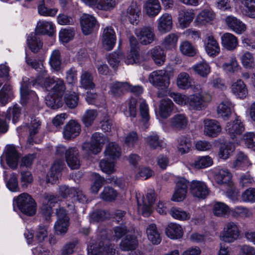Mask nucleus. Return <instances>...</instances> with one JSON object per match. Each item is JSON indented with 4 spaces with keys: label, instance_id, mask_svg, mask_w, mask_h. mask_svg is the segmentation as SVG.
<instances>
[{
    "label": "nucleus",
    "instance_id": "42",
    "mask_svg": "<svg viewBox=\"0 0 255 255\" xmlns=\"http://www.w3.org/2000/svg\"><path fill=\"white\" fill-rule=\"evenodd\" d=\"M81 87L86 90H93L95 87L92 74L87 71H83L80 76Z\"/></svg>",
    "mask_w": 255,
    "mask_h": 255
},
{
    "label": "nucleus",
    "instance_id": "5",
    "mask_svg": "<svg viewBox=\"0 0 255 255\" xmlns=\"http://www.w3.org/2000/svg\"><path fill=\"white\" fill-rule=\"evenodd\" d=\"M15 204L23 214L32 216L36 213L37 205L33 198L27 193H22L15 199Z\"/></svg>",
    "mask_w": 255,
    "mask_h": 255
},
{
    "label": "nucleus",
    "instance_id": "43",
    "mask_svg": "<svg viewBox=\"0 0 255 255\" xmlns=\"http://www.w3.org/2000/svg\"><path fill=\"white\" fill-rule=\"evenodd\" d=\"M190 138L187 136H182L177 139V149L178 152L184 154L189 152L191 147Z\"/></svg>",
    "mask_w": 255,
    "mask_h": 255
},
{
    "label": "nucleus",
    "instance_id": "44",
    "mask_svg": "<svg viewBox=\"0 0 255 255\" xmlns=\"http://www.w3.org/2000/svg\"><path fill=\"white\" fill-rule=\"evenodd\" d=\"M242 12L251 18H255V0H241Z\"/></svg>",
    "mask_w": 255,
    "mask_h": 255
},
{
    "label": "nucleus",
    "instance_id": "21",
    "mask_svg": "<svg viewBox=\"0 0 255 255\" xmlns=\"http://www.w3.org/2000/svg\"><path fill=\"white\" fill-rule=\"evenodd\" d=\"M64 166L63 159H56L53 163L47 177V181L52 184L57 183L61 176V171Z\"/></svg>",
    "mask_w": 255,
    "mask_h": 255
},
{
    "label": "nucleus",
    "instance_id": "9",
    "mask_svg": "<svg viewBox=\"0 0 255 255\" xmlns=\"http://www.w3.org/2000/svg\"><path fill=\"white\" fill-rule=\"evenodd\" d=\"M211 100L210 95L196 93L188 96L187 105L191 110L200 111L205 108L206 104Z\"/></svg>",
    "mask_w": 255,
    "mask_h": 255
},
{
    "label": "nucleus",
    "instance_id": "56",
    "mask_svg": "<svg viewBox=\"0 0 255 255\" xmlns=\"http://www.w3.org/2000/svg\"><path fill=\"white\" fill-rule=\"evenodd\" d=\"M171 216L175 219L186 221L190 218V214L178 207H172L170 211Z\"/></svg>",
    "mask_w": 255,
    "mask_h": 255
},
{
    "label": "nucleus",
    "instance_id": "4",
    "mask_svg": "<svg viewBox=\"0 0 255 255\" xmlns=\"http://www.w3.org/2000/svg\"><path fill=\"white\" fill-rule=\"evenodd\" d=\"M149 83L153 86L163 90L158 93L159 97L166 95L167 89L170 84V78L165 70H156L151 72L148 77Z\"/></svg>",
    "mask_w": 255,
    "mask_h": 255
},
{
    "label": "nucleus",
    "instance_id": "31",
    "mask_svg": "<svg viewBox=\"0 0 255 255\" xmlns=\"http://www.w3.org/2000/svg\"><path fill=\"white\" fill-rule=\"evenodd\" d=\"M237 142H227L222 144L219 148L218 156L220 159L226 160L234 154Z\"/></svg>",
    "mask_w": 255,
    "mask_h": 255
},
{
    "label": "nucleus",
    "instance_id": "25",
    "mask_svg": "<svg viewBox=\"0 0 255 255\" xmlns=\"http://www.w3.org/2000/svg\"><path fill=\"white\" fill-rule=\"evenodd\" d=\"M165 234L172 240H178L183 237L184 230L181 225L170 223L165 229Z\"/></svg>",
    "mask_w": 255,
    "mask_h": 255
},
{
    "label": "nucleus",
    "instance_id": "10",
    "mask_svg": "<svg viewBox=\"0 0 255 255\" xmlns=\"http://www.w3.org/2000/svg\"><path fill=\"white\" fill-rule=\"evenodd\" d=\"M131 47L130 51L125 59V63L127 64H133L134 63L140 64L143 60H146L147 58L144 56H140L138 51V42L133 36L129 38Z\"/></svg>",
    "mask_w": 255,
    "mask_h": 255
},
{
    "label": "nucleus",
    "instance_id": "34",
    "mask_svg": "<svg viewBox=\"0 0 255 255\" xmlns=\"http://www.w3.org/2000/svg\"><path fill=\"white\" fill-rule=\"evenodd\" d=\"M172 128L178 130L185 128L188 124V120L185 114H177L170 119Z\"/></svg>",
    "mask_w": 255,
    "mask_h": 255
},
{
    "label": "nucleus",
    "instance_id": "7",
    "mask_svg": "<svg viewBox=\"0 0 255 255\" xmlns=\"http://www.w3.org/2000/svg\"><path fill=\"white\" fill-rule=\"evenodd\" d=\"M106 140V137L102 134L96 132L94 133L91 137V141L83 143L82 149L85 154H97L102 150L103 145Z\"/></svg>",
    "mask_w": 255,
    "mask_h": 255
},
{
    "label": "nucleus",
    "instance_id": "13",
    "mask_svg": "<svg viewBox=\"0 0 255 255\" xmlns=\"http://www.w3.org/2000/svg\"><path fill=\"white\" fill-rule=\"evenodd\" d=\"M189 190L193 196L199 199H205L209 194L206 183L202 181L192 180L190 183Z\"/></svg>",
    "mask_w": 255,
    "mask_h": 255
},
{
    "label": "nucleus",
    "instance_id": "54",
    "mask_svg": "<svg viewBox=\"0 0 255 255\" xmlns=\"http://www.w3.org/2000/svg\"><path fill=\"white\" fill-rule=\"evenodd\" d=\"M128 83L116 82L112 83L110 87V92L114 96H118L127 91Z\"/></svg>",
    "mask_w": 255,
    "mask_h": 255
},
{
    "label": "nucleus",
    "instance_id": "32",
    "mask_svg": "<svg viewBox=\"0 0 255 255\" xmlns=\"http://www.w3.org/2000/svg\"><path fill=\"white\" fill-rule=\"evenodd\" d=\"M174 104L169 99H163L160 101L158 114L163 119H166L171 114Z\"/></svg>",
    "mask_w": 255,
    "mask_h": 255
},
{
    "label": "nucleus",
    "instance_id": "24",
    "mask_svg": "<svg viewBox=\"0 0 255 255\" xmlns=\"http://www.w3.org/2000/svg\"><path fill=\"white\" fill-rule=\"evenodd\" d=\"M135 34L140 42L143 45L150 44L154 39L153 30L149 27L136 29L135 31Z\"/></svg>",
    "mask_w": 255,
    "mask_h": 255
},
{
    "label": "nucleus",
    "instance_id": "15",
    "mask_svg": "<svg viewBox=\"0 0 255 255\" xmlns=\"http://www.w3.org/2000/svg\"><path fill=\"white\" fill-rule=\"evenodd\" d=\"M3 155L8 166L12 169H15L19 158V155L15 146L13 144L6 145L4 148Z\"/></svg>",
    "mask_w": 255,
    "mask_h": 255
},
{
    "label": "nucleus",
    "instance_id": "38",
    "mask_svg": "<svg viewBox=\"0 0 255 255\" xmlns=\"http://www.w3.org/2000/svg\"><path fill=\"white\" fill-rule=\"evenodd\" d=\"M215 17L214 12L209 8L202 10L196 16L195 22L204 25L212 21Z\"/></svg>",
    "mask_w": 255,
    "mask_h": 255
},
{
    "label": "nucleus",
    "instance_id": "18",
    "mask_svg": "<svg viewBox=\"0 0 255 255\" xmlns=\"http://www.w3.org/2000/svg\"><path fill=\"white\" fill-rule=\"evenodd\" d=\"M116 33L112 27L107 26L103 30L102 43L103 48L108 50H112L116 42Z\"/></svg>",
    "mask_w": 255,
    "mask_h": 255
},
{
    "label": "nucleus",
    "instance_id": "23",
    "mask_svg": "<svg viewBox=\"0 0 255 255\" xmlns=\"http://www.w3.org/2000/svg\"><path fill=\"white\" fill-rule=\"evenodd\" d=\"M81 132V126L75 120H71L65 127L63 134L65 139H70L79 135Z\"/></svg>",
    "mask_w": 255,
    "mask_h": 255
},
{
    "label": "nucleus",
    "instance_id": "33",
    "mask_svg": "<svg viewBox=\"0 0 255 255\" xmlns=\"http://www.w3.org/2000/svg\"><path fill=\"white\" fill-rule=\"evenodd\" d=\"M205 44V49L207 54L211 57L217 56L220 51L219 45L213 36L209 35L207 36Z\"/></svg>",
    "mask_w": 255,
    "mask_h": 255
},
{
    "label": "nucleus",
    "instance_id": "61",
    "mask_svg": "<svg viewBox=\"0 0 255 255\" xmlns=\"http://www.w3.org/2000/svg\"><path fill=\"white\" fill-rule=\"evenodd\" d=\"M193 69L198 74L202 77L207 76L211 71V68L208 63L206 62H202L194 65Z\"/></svg>",
    "mask_w": 255,
    "mask_h": 255
},
{
    "label": "nucleus",
    "instance_id": "30",
    "mask_svg": "<svg viewBox=\"0 0 255 255\" xmlns=\"http://www.w3.org/2000/svg\"><path fill=\"white\" fill-rule=\"evenodd\" d=\"M143 8L146 14L150 17H155L161 9L159 0H147Z\"/></svg>",
    "mask_w": 255,
    "mask_h": 255
},
{
    "label": "nucleus",
    "instance_id": "50",
    "mask_svg": "<svg viewBox=\"0 0 255 255\" xmlns=\"http://www.w3.org/2000/svg\"><path fill=\"white\" fill-rule=\"evenodd\" d=\"M231 174L225 168L218 169L214 176L216 182L219 184L229 183L231 179Z\"/></svg>",
    "mask_w": 255,
    "mask_h": 255
},
{
    "label": "nucleus",
    "instance_id": "14",
    "mask_svg": "<svg viewBox=\"0 0 255 255\" xmlns=\"http://www.w3.org/2000/svg\"><path fill=\"white\" fill-rule=\"evenodd\" d=\"M140 15V7L136 3L132 2L123 13L122 18L123 20H128L131 24L137 25Z\"/></svg>",
    "mask_w": 255,
    "mask_h": 255
},
{
    "label": "nucleus",
    "instance_id": "1",
    "mask_svg": "<svg viewBox=\"0 0 255 255\" xmlns=\"http://www.w3.org/2000/svg\"><path fill=\"white\" fill-rule=\"evenodd\" d=\"M26 63L31 66L39 73L34 80L28 81L27 78H23L21 83L20 93L22 98L29 100L30 98L36 101L38 97L35 92L29 90L28 88L32 85L35 87L45 88L48 92L45 96L46 104L52 109H57L62 105V96L66 90L63 80L56 77H49L43 66L42 61L32 59L26 56Z\"/></svg>",
    "mask_w": 255,
    "mask_h": 255
},
{
    "label": "nucleus",
    "instance_id": "63",
    "mask_svg": "<svg viewBox=\"0 0 255 255\" xmlns=\"http://www.w3.org/2000/svg\"><path fill=\"white\" fill-rule=\"evenodd\" d=\"M64 101L69 108H74L78 105L79 96L75 92L67 93L64 97Z\"/></svg>",
    "mask_w": 255,
    "mask_h": 255
},
{
    "label": "nucleus",
    "instance_id": "16",
    "mask_svg": "<svg viewBox=\"0 0 255 255\" xmlns=\"http://www.w3.org/2000/svg\"><path fill=\"white\" fill-rule=\"evenodd\" d=\"M87 5L93 8L108 11L114 9L117 4L116 0H82Z\"/></svg>",
    "mask_w": 255,
    "mask_h": 255
},
{
    "label": "nucleus",
    "instance_id": "36",
    "mask_svg": "<svg viewBox=\"0 0 255 255\" xmlns=\"http://www.w3.org/2000/svg\"><path fill=\"white\" fill-rule=\"evenodd\" d=\"M105 157L107 159L116 160L121 154V148L115 142H110L104 151Z\"/></svg>",
    "mask_w": 255,
    "mask_h": 255
},
{
    "label": "nucleus",
    "instance_id": "49",
    "mask_svg": "<svg viewBox=\"0 0 255 255\" xmlns=\"http://www.w3.org/2000/svg\"><path fill=\"white\" fill-rule=\"evenodd\" d=\"M223 46L228 50H233L237 46L238 39L232 34L226 33L221 37Z\"/></svg>",
    "mask_w": 255,
    "mask_h": 255
},
{
    "label": "nucleus",
    "instance_id": "55",
    "mask_svg": "<svg viewBox=\"0 0 255 255\" xmlns=\"http://www.w3.org/2000/svg\"><path fill=\"white\" fill-rule=\"evenodd\" d=\"M222 68L224 72L229 75H231L238 72V62L235 57H231L228 62L224 63L222 65Z\"/></svg>",
    "mask_w": 255,
    "mask_h": 255
},
{
    "label": "nucleus",
    "instance_id": "20",
    "mask_svg": "<svg viewBox=\"0 0 255 255\" xmlns=\"http://www.w3.org/2000/svg\"><path fill=\"white\" fill-rule=\"evenodd\" d=\"M204 134L211 137H216L221 132L222 128L219 123L215 120L206 119L204 121Z\"/></svg>",
    "mask_w": 255,
    "mask_h": 255
},
{
    "label": "nucleus",
    "instance_id": "12",
    "mask_svg": "<svg viewBox=\"0 0 255 255\" xmlns=\"http://www.w3.org/2000/svg\"><path fill=\"white\" fill-rule=\"evenodd\" d=\"M239 236V229L237 224L234 222L227 223L221 233L220 238L225 242L232 243L237 240Z\"/></svg>",
    "mask_w": 255,
    "mask_h": 255
},
{
    "label": "nucleus",
    "instance_id": "59",
    "mask_svg": "<svg viewBox=\"0 0 255 255\" xmlns=\"http://www.w3.org/2000/svg\"><path fill=\"white\" fill-rule=\"evenodd\" d=\"M97 116L96 110L89 109L86 111L82 116V121L86 127H89L93 124Z\"/></svg>",
    "mask_w": 255,
    "mask_h": 255
},
{
    "label": "nucleus",
    "instance_id": "17",
    "mask_svg": "<svg viewBox=\"0 0 255 255\" xmlns=\"http://www.w3.org/2000/svg\"><path fill=\"white\" fill-rule=\"evenodd\" d=\"M41 126V122L37 118L31 119V124L28 128L26 127H19L17 128V131H24L28 128L29 135L27 142L29 144L33 143H38L39 140L36 138V134L38 132Z\"/></svg>",
    "mask_w": 255,
    "mask_h": 255
},
{
    "label": "nucleus",
    "instance_id": "45",
    "mask_svg": "<svg viewBox=\"0 0 255 255\" xmlns=\"http://www.w3.org/2000/svg\"><path fill=\"white\" fill-rule=\"evenodd\" d=\"M213 164L212 158L209 155H205L197 157L191 165L196 169H203L212 166Z\"/></svg>",
    "mask_w": 255,
    "mask_h": 255
},
{
    "label": "nucleus",
    "instance_id": "19",
    "mask_svg": "<svg viewBox=\"0 0 255 255\" xmlns=\"http://www.w3.org/2000/svg\"><path fill=\"white\" fill-rule=\"evenodd\" d=\"M65 159L67 165L71 169H77L80 167L81 162L79 158V150L77 147H70L67 148Z\"/></svg>",
    "mask_w": 255,
    "mask_h": 255
},
{
    "label": "nucleus",
    "instance_id": "58",
    "mask_svg": "<svg viewBox=\"0 0 255 255\" xmlns=\"http://www.w3.org/2000/svg\"><path fill=\"white\" fill-rule=\"evenodd\" d=\"M115 161L105 158L101 160L99 163L101 170L108 174L113 173L115 171Z\"/></svg>",
    "mask_w": 255,
    "mask_h": 255
},
{
    "label": "nucleus",
    "instance_id": "6",
    "mask_svg": "<svg viewBox=\"0 0 255 255\" xmlns=\"http://www.w3.org/2000/svg\"><path fill=\"white\" fill-rule=\"evenodd\" d=\"M136 198L139 213L144 217L149 216L152 211V206L155 202L154 191L148 190L145 198L140 193L136 194Z\"/></svg>",
    "mask_w": 255,
    "mask_h": 255
},
{
    "label": "nucleus",
    "instance_id": "29",
    "mask_svg": "<svg viewBox=\"0 0 255 255\" xmlns=\"http://www.w3.org/2000/svg\"><path fill=\"white\" fill-rule=\"evenodd\" d=\"M195 14L192 9H185L181 11L178 18V23L181 28L188 27L192 21Z\"/></svg>",
    "mask_w": 255,
    "mask_h": 255
},
{
    "label": "nucleus",
    "instance_id": "37",
    "mask_svg": "<svg viewBox=\"0 0 255 255\" xmlns=\"http://www.w3.org/2000/svg\"><path fill=\"white\" fill-rule=\"evenodd\" d=\"M153 60L154 62L158 66L163 65L165 61L166 54L163 50L159 46H156L151 49L147 53Z\"/></svg>",
    "mask_w": 255,
    "mask_h": 255
},
{
    "label": "nucleus",
    "instance_id": "22",
    "mask_svg": "<svg viewBox=\"0 0 255 255\" xmlns=\"http://www.w3.org/2000/svg\"><path fill=\"white\" fill-rule=\"evenodd\" d=\"M58 197L52 194H47L44 196V203L41 208V212L45 220H49L52 214V207L58 201Z\"/></svg>",
    "mask_w": 255,
    "mask_h": 255
},
{
    "label": "nucleus",
    "instance_id": "48",
    "mask_svg": "<svg viewBox=\"0 0 255 255\" xmlns=\"http://www.w3.org/2000/svg\"><path fill=\"white\" fill-rule=\"evenodd\" d=\"M62 63L61 53L58 49L53 50L49 57V64L51 68L56 71L60 70Z\"/></svg>",
    "mask_w": 255,
    "mask_h": 255
},
{
    "label": "nucleus",
    "instance_id": "62",
    "mask_svg": "<svg viewBox=\"0 0 255 255\" xmlns=\"http://www.w3.org/2000/svg\"><path fill=\"white\" fill-rule=\"evenodd\" d=\"M117 195V191L113 188L110 187H106L101 193L100 196L101 198L104 201H112L116 199Z\"/></svg>",
    "mask_w": 255,
    "mask_h": 255
},
{
    "label": "nucleus",
    "instance_id": "41",
    "mask_svg": "<svg viewBox=\"0 0 255 255\" xmlns=\"http://www.w3.org/2000/svg\"><path fill=\"white\" fill-rule=\"evenodd\" d=\"M178 39L179 36L177 34L171 33L164 37L161 45L165 50H175L177 47Z\"/></svg>",
    "mask_w": 255,
    "mask_h": 255
},
{
    "label": "nucleus",
    "instance_id": "26",
    "mask_svg": "<svg viewBox=\"0 0 255 255\" xmlns=\"http://www.w3.org/2000/svg\"><path fill=\"white\" fill-rule=\"evenodd\" d=\"M157 29L162 33L171 30L172 27V18L170 14L163 13L157 20Z\"/></svg>",
    "mask_w": 255,
    "mask_h": 255
},
{
    "label": "nucleus",
    "instance_id": "27",
    "mask_svg": "<svg viewBox=\"0 0 255 255\" xmlns=\"http://www.w3.org/2000/svg\"><path fill=\"white\" fill-rule=\"evenodd\" d=\"M233 107V105L229 100L221 102L217 108L218 116L224 120H227L232 113Z\"/></svg>",
    "mask_w": 255,
    "mask_h": 255
},
{
    "label": "nucleus",
    "instance_id": "47",
    "mask_svg": "<svg viewBox=\"0 0 255 255\" xmlns=\"http://www.w3.org/2000/svg\"><path fill=\"white\" fill-rule=\"evenodd\" d=\"M179 48L181 54L187 56H194L197 52L196 47L187 40L181 41Z\"/></svg>",
    "mask_w": 255,
    "mask_h": 255
},
{
    "label": "nucleus",
    "instance_id": "28",
    "mask_svg": "<svg viewBox=\"0 0 255 255\" xmlns=\"http://www.w3.org/2000/svg\"><path fill=\"white\" fill-rule=\"evenodd\" d=\"M96 24L95 18L90 14H84L81 17V25L85 35L90 34Z\"/></svg>",
    "mask_w": 255,
    "mask_h": 255
},
{
    "label": "nucleus",
    "instance_id": "51",
    "mask_svg": "<svg viewBox=\"0 0 255 255\" xmlns=\"http://www.w3.org/2000/svg\"><path fill=\"white\" fill-rule=\"evenodd\" d=\"M212 210L214 215L220 217H224L230 213L228 206L221 202H215L213 206Z\"/></svg>",
    "mask_w": 255,
    "mask_h": 255
},
{
    "label": "nucleus",
    "instance_id": "35",
    "mask_svg": "<svg viewBox=\"0 0 255 255\" xmlns=\"http://www.w3.org/2000/svg\"><path fill=\"white\" fill-rule=\"evenodd\" d=\"M146 234L148 241L153 245H158L161 241L160 235L154 224H150L146 229Z\"/></svg>",
    "mask_w": 255,
    "mask_h": 255
},
{
    "label": "nucleus",
    "instance_id": "60",
    "mask_svg": "<svg viewBox=\"0 0 255 255\" xmlns=\"http://www.w3.org/2000/svg\"><path fill=\"white\" fill-rule=\"evenodd\" d=\"M12 96L11 87L9 85L5 84L0 91V103L2 105L7 104Z\"/></svg>",
    "mask_w": 255,
    "mask_h": 255
},
{
    "label": "nucleus",
    "instance_id": "52",
    "mask_svg": "<svg viewBox=\"0 0 255 255\" xmlns=\"http://www.w3.org/2000/svg\"><path fill=\"white\" fill-rule=\"evenodd\" d=\"M192 80L188 74L185 72L180 73L176 79L177 86L182 89H187L191 86Z\"/></svg>",
    "mask_w": 255,
    "mask_h": 255
},
{
    "label": "nucleus",
    "instance_id": "39",
    "mask_svg": "<svg viewBox=\"0 0 255 255\" xmlns=\"http://www.w3.org/2000/svg\"><path fill=\"white\" fill-rule=\"evenodd\" d=\"M54 24L51 21L39 20L37 24L36 32L42 34H48L52 36L55 32Z\"/></svg>",
    "mask_w": 255,
    "mask_h": 255
},
{
    "label": "nucleus",
    "instance_id": "64",
    "mask_svg": "<svg viewBox=\"0 0 255 255\" xmlns=\"http://www.w3.org/2000/svg\"><path fill=\"white\" fill-rule=\"evenodd\" d=\"M135 178L146 180L153 175V171L149 167H140L135 171Z\"/></svg>",
    "mask_w": 255,
    "mask_h": 255
},
{
    "label": "nucleus",
    "instance_id": "53",
    "mask_svg": "<svg viewBox=\"0 0 255 255\" xmlns=\"http://www.w3.org/2000/svg\"><path fill=\"white\" fill-rule=\"evenodd\" d=\"M21 116V111L19 107L17 105H14L9 107L5 115V119L9 121L12 119V123L15 124L17 123Z\"/></svg>",
    "mask_w": 255,
    "mask_h": 255
},
{
    "label": "nucleus",
    "instance_id": "11",
    "mask_svg": "<svg viewBox=\"0 0 255 255\" xmlns=\"http://www.w3.org/2000/svg\"><path fill=\"white\" fill-rule=\"evenodd\" d=\"M57 220L55 222L54 229L55 233L58 235L66 234L69 226V218L67 216L66 211L60 208L57 211Z\"/></svg>",
    "mask_w": 255,
    "mask_h": 255
},
{
    "label": "nucleus",
    "instance_id": "2",
    "mask_svg": "<svg viewBox=\"0 0 255 255\" xmlns=\"http://www.w3.org/2000/svg\"><path fill=\"white\" fill-rule=\"evenodd\" d=\"M24 236L28 245L39 244L32 250L34 255H49V252L43 249L41 245L48 236L47 228L46 226H39L34 234L32 231L27 230L24 233Z\"/></svg>",
    "mask_w": 255,
    "mask_h": 255
},
{
    "label": "nucleus",
    "instance_id": "3",
    "mask_svg": "<svg viewBox=\"0 0 255 255\" xmlns=\"http://www.w3.org/2000/svg\"><path fill=\"white\" fill-rule=\"evenodd\" d=\"M108 233L106 230L101 232L100 242L99 245H94L90 243L88 245V255H118V253L110 244V240L107 239Z\"/></svg>",
    "mask_w": 255,
    "mask_h": 255
},
{
    "label": "nucleus",
    "instance_id": "40",
    "mask_svg": "<svg viewBox=\"0 0 255 255\" xmlns=\"http://www.w3.org/2000/svg\"><path fill=\"white\" fill-rule=\"evenodd\" d=\"M137 245L138 241L136 238L133 235L128 234L122 240L120 244V248L125 251H131L135 249Z\"/></svg>",
    "mask_w": 255,
    "mask_h": 255
},
{
    "label": "nucleus",
    "instance_id": "8",
    "mask_svg": "<svg viewBox=\"0 0 255 255\" xmlns=\"http://www.w3.org/2000/svg\"><path fill=\"white\" fill-rule=\"evenodd\" d=\"M174 182L175 186L171 200L175 202L182 201L186 198L189 182L185 178L179 176L175 177Z\"/></svg>",
    "mask_w": 255,
    "mask_h": 255
},
{
    "label": "nucleus",
    "instance_id": "57",
    "mask_svg": "<svg viewBox=\"0 0 255 255\" xmlns=\"http://www.w3.org/2000/svg\"><path fill=\"white\" fill-rule=\"evenodd\" d=\"M225 129L232 139L233 140H237L239 134V124L238 120L233 122L228 123Z\"/></svg>",
    "mask_w": 255,
    "mask_h": 255
},
{
    "label": "nucleus",
    "instance_id": "46",
    "mask_svg": "<svg viewBox=\"0 0 255 255\" xmlns=\"http://www.w3.org/2000/svg\"><path fill=\"white\" fill-rule=\"evenodd\" d=\"M27 43L29 49L34 53L37 52L43 45L36 33H31L29 34L27 39Z\"/></svg>",
    "mask_w": 255,
    "mask_h": 255
}]
</instances>
